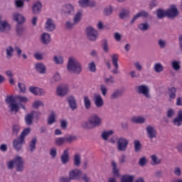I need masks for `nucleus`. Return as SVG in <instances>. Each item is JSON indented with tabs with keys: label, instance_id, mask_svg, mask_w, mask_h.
Wrapping results in <instances>:
<instances>
[{
	"label": "nucleus",
	"instance_id": "nucleus-1",
	"mask_svg": "<svg viewBox=\"0 0 182 182\" xmlns=\"http://www.w3.org/2000/svg\"><path fill=\"white\" fill-rule=\"evenodd\" d=\"M67 70L69 73L80 75L83 70L82 63L75 57H70L67 63Z\"/></svg>",
	"mask_w": 182,
	"mask_h": 182
},
{
	"label": "nucleus",
	"instance_id": "nucleus-2",
	"mask_svg": "<svg viewBox=\"0 0 182 182\" xmlns=\"http://www.w3.org/2000/svg\"><path fill=\"white\" fill-rule=\"evenodd\" d=\"M15 167L17 173H22L25 170V160L22 156H17L13 160L7 163V168L9 170H14Z\"/></svg>",
	"mask_w": 182,
	"mask_h": 182
},
{
	"label": "nucleus",
	"instance_id": "nucleus-3",
	"mask_svg": "<svg viewBox=\"0 0 182 182\" xmlns=\"http://www.w3.org/2000/svg\"><path fill=\"white\" fill-rule=\"evenodd\" d=\"M85 35L87 36V39L90 42H96L97 38H99V32L97 30L90 26L86 27Z\"/></svg>",
	"mask_w": 182,
	"mask_h": 182
},
{
	"label": "nucleus",
	"instance_id": "nucleus-4",
	"mask_svg": "<svg viewBox=\"0 0 182 182\" xmlns=\"http://www.w3.org/2000/svg\"><path fill=\"white\" fill-rule=\"evenodd\" d=\"M135 91L138 95H142L146 99H151L150 95V87L147 85H140L135 87Z\"/></svg>",
	"mask_w": 182,
	"mask_h": 182
},
{
	"label": "nucleus",
	"instance_id": "nucleus-5",
	"mask_svg": "<svg viewBox=\"0 0 182 182\" xmlns=\"http://www.w3.org/2000/svg\"><path fill=\"white\" fill-rule=\"evenodd\" d=\"M5 102L7 105H9V109H10V112H14V113H18V112H19V105L16 104V101L15 100V98H14V96H7L6 97Z\"/></svg>",
	"mask_w": 182,
	"mask_h": 182
},
{
	"label": "nucleus",
	"instance_id": "nucleus-6",
	"mask_svg": "<svg viewBox=\"0 0 182 182\" xmlns=\"http://www.w3.org/2000/svg\"><path fill=\"white\" fill-rule=\"evenodd\" d=\"M82 10H80L74 16L73 23L70 21H67L65 23V27L67 28V29H72V28H73L75 25H77V23H79V22H80V21L82 20Z\"/></svg>",
	"mask_w": 182,
	"mask_h": 182
},
{
	"label": "nucleus",
	"instance_id": "nucleus-7",
	"mask_svg": "<svg viewBox=\"0 0 182 182\" xmlns=\"http://www.w3.org/2000/svg\"><path fill=\"white\" fill-rule=\"evenodd\" d=\"M129 146V141L127 139L121 136L117 141V149L118 151H126Z\"/></svg>",
	"mask_w": 182,
	"mask_h": 182
},
{
	"label": "nucleus",
	"instance_id": "nucleus-8",
	"mask_svg": "<svg viewBox=\"0 0 182 182\" xmlns=\"http://www.w3.org/2000/svg\"><path fill=\"white\" fill-rule=\"evenodd\" d=\"M75 14V7L71 4H64L61 9V15L70 16Z\"/></svg>",
	"mask_w": 182,
	"mask_h": 182
},
{
	"label": "nucleus",
	"instance_id": "nucleus-9",
	"mask_svg": "<svg viewBox=\"0 0 182 182\" xmlns=\"http://www.w3.org/2000/svg\"><path fill=\"white\" fill-rule=\"evenodd\" d=\"M11 28V24L6 21H3L2 17L0 16V33H9Z\"/></svg>",
	"mask_w": 182,
	"mask_h": 182
},
{
	"label": "nucleus",
	"instance_id": "nucleus-10",
	"mask_svg": "<svg viewBox=\"0 0 182 182\" xmlns=\"http://www.w3.org/2000/svg\"><path fill=\"white\" fill-rule=\"evenodd\" d=\"M23 144H25V140L19 136L14 139L12 143L13 148L16 151H21Z\"/></svg>",
	"mask_w": 182,
	"mask_h": 182
},
{
	"label": "nucleus",
	"instance_id": "nucleus-11",
	"mask_svg": "<svg viewBox=\"0 0 182 182\" xmlns=\"http://www.w3.org/2000/svg\"><path fill=\"white\" fill-rule=\"evenodd\" d=\"M68 105L70 107V109L73 111L75 112V110L77 109V101L76 100V98H75V96L73 95H69L66 98Z\"/></svg>",
	"mask_w": 182,
	"mask_h": 182
},
{
	"label": "nucleus",
	"instance_id": "nucleus-12",
	"mask_svg": "<svg viewBox=\"0 0 182 182\" xmlns=\"http://www.w3.org/2000/svg\"><path fill=\"white\" fill-rule=\"evenodd\" d=\"M68 176L71 180H80L82 177V170L75 168L68 172Z\"/></svg>",
	"mask_w": 182,
	"mask_h": 182
},
{
	"label": "nucleus",
	"instance_id": "nucleus-13",
	"mask_svg": "<svg viewBox=\"0 0 182 182\" xmlns=\"http://www.w3.org/2000/svg\"><path fill=\"white\" fill-rule=\"evenodd\" d=\"M89 122L95 129V127H99L102 124V118L97 114H92L89 117Z\"/></svg>",
	"mask_w": 182,
	"mask_h": 182
},
{
	"label": "nucleus",
	"instance_id": "nucleus-14",
	"mask_svg": "<svg viewBox=\"0 0 182 182\" xmlns=\"http://www.w3.org/2000/svg\"><path fill=\"white\" fill-rule=\"evenodd\" d=\"M166 11V16H168L169 18H177V16H178V9H177V7H176L174 5H172L171 8L167 9Z\"/></svg>",
	"mask_w": 182,
	"mask_h": 182
},
{
	"label": "nucleus",
	"instance_id": "nucleus-15",
	"mask_svg": "<svg viewBox=\"0 0 182 182\" xmlns=\"http://www.w3.org/2000/svg\"><path fill=\"white\" fill-rule=\"evenodd\" d=\"M44 28L48 32H53L56 29V24H55L53 19L47 18Z\"/></svg>",
	"mask_w": 182,
	"mask_h": 182
},
{
	"label": "nucleus",
	"instance_id": "nucleus-16",
	"mask_svg": "<svg viewBox=\"0 0 182 182\" xmlns=\"http://www.w3.org/2000/svg\"><path fill=\"white\" fill-rule=\"evenodd\" d=\"M69 92V87L67 85H61L57 88V95L60 97H64Z\"/></svg>",
	"mask_w": 182,
	"mask_h": 182
},
{
	"label": "nucleus",
	"instance_id": "nucleus-17",
	"mask_svg": "<svg viewBox=\"0 0 182 182\" xmlns=\"http://www.w3.org/2000/svg\"><path fill=\"white\" fill-rule=\"evenodd\" d=\"M62 164L66 165L70 161L69 148L65 149L60 156Z\"/></svg>",
	"mask_w": 182,
	"mask_h": 182
},
{
	"label": "nucleus",
	"instance_id": "nucleus-18",
	"mask_svg": "<svg viewBox=\"0 0 182 182\" xmlns=\"http://www.w3.org/2000/svg\"><path fill=\"white\" fill-rule=\"evenodd\" d=\"M147 136L149 139L153 140V139H156L157 137V131L152 126H147L146 128Z\"/></svg>",
	"mask_w": 182,
	"mask_h": 182
},
{
	"label": "nucleus",
	"instance_id": "nucleus-19",
	"mask_svg": "<svg viewBox=\"0 0 182 182\" xmlns=\"http://www.w3.org/2000/svg\"><path fill=\"white\" fill-rule=\"evenodd\" d=\"M13 20L15 21V22H17V24L18 25H23V23L26 22V18L25 16L18 13L13 14Z\"/></svg>",
	"mask_w": 182,
	"mask_h": 182
},
{
	"label": "nucleus",
	"instance_id": "nucleus-20",
	"mask_svg": "<svg viewBox=\"0 0 182 182\" xmlns=\"http://www.w3.org/2000/svg\"><path fill=\"white\" fill-rule=\"evenodd\" d=\"M34 68L37 73H39L40 75H46V66L43 63H37Z\"/></svg>",
	"mask_w": 182,
	"mask_h": 182
},
{
	"label": "nucleus",
	"instance_id": "nucleus-21",
	"mask_svg": "<svg viewBox=\"0 0 182 182\" xmlns=\"http://www.w3.org/2000/svg\"><path fill=\"white\" fill-rule=\"evenodd\" d=\"M40 41L43 45H49L52 42L50 34L48 33H43L41 36Z\"/></svg>",
	"mask_w": 182,
	"mask_h": 182
},
{
	"label": "nucleus",
	"instance_id": "nucleus-22",
	"mask_svg": "<svg viewBox=\"0 0 182 182\" xmlns=\"http://www.w3.org/2000/svg\"><path fill=\"white\" fill-rule=\"evenodd\" d=\"M29 92H31V93H33V95H35L36 96H43V95H45L46 93L43 89L38 87H30Z\"/></svg>",
	"mask_w": 182,
	"mask_h": 182
},
{
	"label": "nucleus",
	"instance_id": "nucleus-23",
	"mask_svg": "<svg viewBox=\"0 0 182 182\" xmlns=\"http://www.w3.org/2000/svg\"><path fill=\"white\" fill-rule=\"evenodd\" d=\"M124 95V91L122 90L117 89L112 92V93L110 95L111 100H117V99H119V97H122Z\"/></svg>",
	"mask_w": 182,
	"mask_h": 182
},
{
	"label": "nucleus",
	"instance_id": "nucleus-24",
	"mask_svg": "<svg viewBox=\"0 0 182 182\" xmlns=\"http://www.w3.org/2000/svg\"><path fill=\"white\" fill-rule=\"evenodd\" d=\"M112 65L115 66V70H112V72L114 73V75H117L119 72L117 70L119 69V63H117L119 60V55L117 54L112 55Z\"/></svg>",
	"mask_w": 182,
	"mask_h": 182
},
{
	"label": "nucleus",
	"instance_id": "nucleus-25",
	"mask_svg": "<svg viewBox=\"0 0 182 182\" xmlns=\"http://www.w3.org/2000/svg\"><path fill=\"white\" fill-rule=\"evenodd\" d=\"M172 123L174 126L180 127L182 125V111L178 112L177 116L173 119Z\"/></svg>",
	"mask_w": 182,
	"mask_h": 182
},
{
	"label": "nucleus",
	"instance_id": "nucleus-26",
	"mask_svg": "<svg viewBox=\"0 0 182 182\" xmlns=\"http://www.w3.org/2000/svg\"><path fill=\"white\" fill-rule=\"evenodd\" d=\"M94 99V103L96 107H102V106L105 105V102L103 101V98H102V95H95Z\"/></svg>",
	"mask_w": 182,
	"mask_h": 182
},
{
	"label": "nucleus",
	"instance_id": "nucleus-27",
	"mask_svg": "<svg viewBox=\"0 0 182 182\" xmlns=\"http://www.w3.org/2000/svg\"><path fill=\"white\" fill-rule=\"evenodd\" d=\"M131 122L135 123V124H143V123H146V118L141 116L133 117Z\"/></svg>",
	"mask_w": 182,
	"mask_h": 182
},
{
	"label": "nucleus",
	"instance_id": "nucleus-28",
	"mask_svg": "<svg viewBox=\"0 0 182 182\" xmlns=\"http://www.w3.org/2000/svg\"><path fill=\"white\" fill-rule=\"evenodd\" d=\"M24 121L27 126H32V124H33V114H31V112L26 114L24 117Z\"/></svg>",
	"mask_w": 182,
	"mask_h": 182
},
{
	"label": "nucleus",
	"instance_id": "nucleus-29",
	"mask_svg": "<svg viewBox=\"0 0 182 182\" xmlns=\"http://www.w3.org/2000/svg\"><path fill=\"white\" fill-rule=\"evenodd\" d=\"M33 14H40L42 11V3L41 1H37L33 5Z\"/></svg>",
	"mask_w": 182,
	"mask_h": 182
},
{
	"label": "nucleus",
	"instance_id": "nucleus-30",
	"mask_svg": "<svg viewBox=\"0 0 182 182\" xmlns=\"http://www.w3.org/2000/svg\"><path fill=\"white\" fill-rule=\"evenodd\" d=\"M38 143V138L36 137H33L31 141H30L29 144V150L31 151V153H33V151H35V150H36V144Z\"/></svg>",
	"mask_w": 182,
	"mask_h": 182
},
{
	"label": "nucleus",
	"instance_id": "nucleus-31",
	"mask_svg": "<svg viewBox=\"0 0 182 182\" xmlns=\"http://www.w3.org/2000/svg\"><path fill=\"white\" fill-rule=\"evenodd\" d=\"M82 164V159L80 158V154H76L73 157V165L75 167H80Z\"/></svg>",
	"mask_w": 182,
	"mask_h": 182
},
{
	"label": "nucleus",
	"instance_id": "nucleus-32",
	"mask_svg": "<svg viewBox=\"0 0 182 182\" xmlns=\"http://www.w3.org/2000/svg\"><path fill=\"white\" fill-rule=\"evenodd\" d=\"M176 93H177V90L176 89V87H172L169 88L168 90V95L169 96V99L171 100H174V99L176 98V96H177Z\"/></svg>",
	"mask_w": 182,
	"mask_h": 182
},
{
	"label": "nucleus",
	"instance_id": "nucleus-33",
	"mask_svg": "<svg viewBox=\"0 0 182 182\" xmlns=\"http://www.w3.org/2000/svg\"><path fill=\"white\" fill-rule=\"evenodd\" d=\"M134 149L135 153H140V151H141L142 146L141 143L140 142V140L135 139L134 141Z\"/></svg>",
	"mask_w": 182,
	"mask_h": 182
},
{
	"label": "nucleus",
	"instance_id": "nucleus-34",
	"mask_svg": "<svg viewBox=\"0 0 182 182\" xmlns=\"http://www.w3.org/2000/svg\"><path fill=\"white\" fill-rule=\"evenodd\" d=\"M138 29L141 32H146L150 29V24L148 22L141 23L138 25Z\"/></svg>",
	"mask_w": 182,
	"mask_h": 182
},
{
	"label": "nucleus",
	"instance_id": "nucleus-35",
	"mask_svg": "<svg viewBox=\"0 0 182 182\" xmlns=\"http://www.w3.org/2000/svg\"><path fill=\"white\" fill-rule=\"evenodd\" d=\"M16 32L18 36H22L25 32V26L23 24H16Z\"/></svg>",
	"mask_w": 182,
	"mask_h": 182
},
{
	"label": "nucleus",
	"instance_id": "nucleus-36",
	"mask_svg": "<svg viewBox=\"0 0 182 182\" xmlns=\"http://www.w3.org/2000/svg\"><path fill=\"white\" fill-rule=\"evenodd\" d=\"M14 50L15 49H14V47H12L11 46L6 48V55L7 59H11V58H13Z\"/></svg>",
	"mask_w": 182,
	"mask_h": 182
},
{
	"label": "nucleus",
	"instance_id": "nucleus-37",
	"mask_svg": "<svg viewBox=\"0 0 182 182\" xmlns=\"http://www.w3.org/2000/svg\"><path fill=\"white\" fill-rule=\"evenodd\" d=\"M47 123L49 125L56 123V114L54 112H51L50 114L48 116Z\"/></svg>",
	"mask_w": 182,
	"mask_h": 182
},
{
	"label": "nucleus",
	"instance_id": "nucleus-38",
	"mask_svg": "<svg viewBox=\"0 0 182 182\" xmlns=\"http://www.w3.org/2000/svg\"><path fill=\"white\" fill-rule=\"evenodd\" d=\"M112 166L113 176H114V177H120V173H119V170L117 169V164H116V161H112Z\"/></svg>",
	"mask_w": 182,
	"mask_h": 182
},
{
	"label": "nucleus",
	"instance_id": "nucleus-39",
	"mask_svg": "<svg viewBox=\"0 0 182 182\" xmlns=\"http://www.w3.org/2000/svg\"><path fill=\"white\" fill-rule=\"evenodd\" d=\"M113 133H114L113 130L104 131L101 134V137L103 140L107 141V140H109V136H112Z\"/></svg>",
	"mask_w": 182,
	"mask_h": 182
},
{
	"label": "nucleus",
	"instance_id": "nucleus-40",
	"mask_svg": "<svg viewBox=\"0 0 182 182\" xmlns=\"http://www.w3.org/2000/svg\"><path fill=\"white\" fill-rule=\"evenodd\" d=\"M151 160L152 163H151V166H157L159 164H161V159H159L156 155L151 156Z\"/></svg>",
	"mask_w": 182,
	"mask_h": 182
},
{
	"label": "nucleus",
	"instance_id": "nucleus-41",
	"mask_svg": "<svg viewBox=\"0 0 182 182\" xmlns=\"http://www.w3.org/2000/svg\"><path fill=\"white\" fill-rule=\"evenodd\" d=\"M60 74L58 73L53 75V77L50 80V85H55V83H57V82H60Z\"/></svg>",
	"mask_w": 182,
	"mask_h": 182
},
{
	"label": "nucleus",
	"instance_id": "nucleus-42",
	"mask_svg": "<svg viewBox=\"0 0 182 182\" xmlns=\"http://www.w3.org/2000/svg\"><path fill=\"white\" fill-rule=\"evenodd\" d=\"M84 106L86 110H89L92 107V101H90V98L88 96L84 97Z\"/></svg>",
	"mask_w": 182,
	"mask_h": 182
},
{
	"label": "nucleus",
	"instance_id": "nucleus-43",
	"mask_svg": "<svg viewBox=\"0 0 182 182\" xmlns=\"http://www.w3.org/2000/svg\"><path fill=\"white\" fill-rule=\"evenodd\" d=\"M156 16L159 19H163L165 16H167L166 11L164 9H159L156 10Z\"/></svg>",
	"mask_w": 182,
	"mask_h": 182
},
{
	"label": "nucleus",
	"instance_id": "nucleus-44",
	"mask_svg": "<svg viewBox=\"0 0 182 182\" xmlns=\"http://www.w3.org/2000/svg\"><path fill=\"white\" fill-rule=\"evenodd\" d=\"M134 176L132 175H124L121 178V182H133Z\"/></svg>",
	"mask_w": 182,
	"mask_h": 182
},
{
	"label": "nucleus",
	"instance_id": "nucleus-45",
	"mask_svg": "<svg viewBox=\"0 0 182 182\" xmlns=\"http://www.w3.org/2000/svg\"><path fill=\"white\" fill-rule=\"evenodd\" d=\"M53 62L55 65H63V57L62 55H55L53 57Z\"/></svg>",
	"mask_w": 182,
	"mask_h": 182
},
{
	"label": "nucleus",
	"instance_id": "nucleus-46",
	"mask_svg": "<svg viewBox=\"0 0 182 182\" xmlns=\"http://www.w3.org/2000/svg\"><path fill=\"white\" fill-rule=\"evenodd\" d=\"M65 143H73L75 140H77V136L76 135H68V136L64 137Z\"/></svg>",
	"mask_w": 182,
	"mask_h": 182
},
{
	"label": "nucleus",
	"instance_id": "nucleus-47",
	"mask_svg": "<svg viewBox=\"0 0 182 182\" xmlns=\"http://www.w3.org/2000/svg\"><path fill=\"white\" fill-rule=\"evenodd\" d=\"M81 127H82V129H94L93 125H92L89 119L88 121H83L81 123Z\"/></svg>",
	"mask_w": 182,
	"mask_h": 182
},
{
	"label": "nucleus",
	"instance_id": "nucleus-48",
	"mask_svg": "<svg viewBox=\"0 0 182 182\" xmlns=\"http://www.w3.org/2000/svg\"><path fill=\"white\" fill-rule=\"evenodd\" d=\"M31 134V128L28 127L23 130V132H21V134L18 137H20V139H23L25 141V137H26V136H28V134Z\"/></svg>",
	"mask_w": 182,
	"mask_h": 182
},
{
	"label": "nucleus",
	"instance_id": "nucleus-49",
	"mask_svg": "<svg viewBox=\"0 0 182 182\" xmlns=\"http://www.w3.org/2000/svg\"><path fill=\"white\" fill-rule=\"evenodd\" d=\"M120 19H124V18H129L130 16V11L124 9L119 15Z\"/></svg>",
	"mask_w": 182,
	"mask_h": 182
},
{
	"label": "nucleus",
	"instance_id": "nucleus-50",
	"mask_svg": "<svg viewBox=\"0 0 182 182\" xmlns=\"http://www.w3.org/2000/svg\"><path fill=\"white\" fill-rule=\"evenodd\" d=\"M154 69L156 73H160L163 72L164 68H163V65L160 63H157L154 65Z\"/></svg>",
	"mask_w": 182,
	"mask_h": 182
},
{
	"label": "nucleus",
	"instance_id": "nucleus-51",
	"mask_svg": "<svg viewBox=\"0 0 182 182\" xmlns=\"http://www.w3.org/2000/svg\"><path fill=\"white\" fill-rule=\"evenodd\" d=\"M55 146H63L65 144V137H58L57 138L55 141H54Z\"/></svg>",
	"mask_w": 182,
	"mask_h": 182
},
{
	"label": "nucleus",
	"instance_id": "nucleus-52",
	"mask_svg": "<svg viewBox=\"0 0 182 182\" xmlns=\"http://www.w3.org/2000/svg\"><path fill=\"white\" fill-rule=\"evenodd\" d=\"M41 106L43 107V106H45V104L42 101L39 100L34 101V102L32 105V107L36 109H39Z\"/></svg>",
	"mask_w": 182,
	"mask_h": 182
},
{
	"label": "nucleus",
	"instance_id": "nucleus-53",
	"mask_svg": "<svg viewBox=\"0 0 182 182\" xmlns=\"http://www.w3.org/2000/svg\"><path fill=\"white\" fill-rule=\"evenodd\" d=\"M104 15L105 16H110L113 14V7L112 6H109L105 9H104Z\"/></svg>",
	"mask_w": 182,
	"mask_h": 182
},
{
	"label": "nucleus",
	"instance_id": "nucleus-54",
	"mask_svg": "<svg viewBox=\"0 0 182 182\" xmlns=\"http://www.w3.org/2000/svg\"><path fill=\"white\" fill-rule=\"evenodd\" d=\"M21 130V127L18 124H14L12 127V134L13 136H18V134L19 133Z\"/></svg>",
	"mask_w": 182,
	"mask_h": 182
},
{
	"label": "nucleus",
	"instance_id": "nucleus-55",
	"mask_svg": "<svg viewBox=\"0 0 182 182\" xmlns=\"http://www.w3.org/2000/svg\"><path fill=\"white\" fill-rule=\"evenodd\" d=\"M139 166L141 167H144L147 165V158L146 156H142L139 159V161L138 162Z\"/></svg>",
	"mask_w": 182,
	"mask_h": 182
},
{
	"label": "nucleus",
	"instance_id": "nucleus-56",
	"mask_svg": "<svg viewBox=\"0 0 182 182\" xmlns=\"http://www.w3.org/2000/svg\"><path fill=\"white\" fill-rule=\"evenodd\" d=\"M181 62L180 61H173L172 62V68L174 70H180L181 69V65H180Z\"/></svg>",
	"mask_w": 182,
	"mask_h": 182
},
{
	"label": "nucleus",
	"instance_id": "nucleus-57",
	"mask_svg": "<svg viewBox=\"0 0 182 182\" xmlns=\"http://www.w3.org/2000/svg\"><path fill=\"white\" fill-rule=\"evenodd\" d=\"M88 69L90 72H92V73L96 72V64L95 63L94 61H92L88 64Z\"/></svg>",
	"mask_w": 182,
	"mask_h": 182
},
{
	"label": "nucleus",
	"instance_id": "nucleus-58",
	"mask_svg": "<svg viewBox=\"0 0 182 182\" xmlns=\"http://www.w3.org/2000/svg\"><path fill=\"white\" fill-rule=\"evenodd\" d=\"M158 45L159 46V48H161V49H164V48H166V46H167V41H166L165 40H163V39H159L158 41Z\"/></svg>",
	"mask_w": 182,
	"mask_h": 182
},
{
	"label": "nucleus",
	"instance_id": "nucleus-59",
	"mask_svg": "<svg viewBox=\"0 0 182 182\" xmlns=\"http://www.w3.org/2000/svg\"><path fill=\"white\" fill-rule=\"evenodd\" d=\"M18 87L19 88L20 93H25L26 92V87L22 82H18Z\"/></svg>",
	"mask_w": 182,
	"mask_h": 182
},
{
	"label": "nucleus",
	"instance_id": "nucleus-60",
	"mask_svg": "<svg viewBox=\"0 0 182 182\" xmlns=\"http://www.w3.org/2000/svg\"><path fill=\"white\" fill-rule=\"evenodd\" d=\"M17 100H18L20 103H28V97L21 95L17 97Z\"/></svg>",
	"mask_w": 182,
	"mask_h": 182
},
{
	"label": "nucleus",
	"instance_id": "nucleus-61",
	"mask_svg": "<svg viewBox=\"0 0 182 182\" xmlns=\"http://www.w3.org/2000/svg\"><path fill=\"white\" fill-rule=\"evenodd\" d=\"M173 174L177 177H180L181 176V168L178 166H176L173 168Z\"/></svg>",
	"mask_w": 182,
	"mask_h": 182
},
{
	"label": "nucleus",
	"instance_id": "nucleus-62",
	"mask_svg": "<svg viewBox=\"0 0 182 182\" xmlns=\"http://www.w3.org/2000/svg\"><path fill=\"white\" fill-rule=\"evenodd\" d=\"M175 114H176V112H174V109H168V111L166 112V117L168 119H171V117H173V116H174Z\"/></svg>",
	"mask_w": 182,
	"mask_h": 182
},
{
	"label": "nucleus",
	"instance_id": "nucleus-63",
	"mask_svg": "<svg viewBox=\"0 0 182 182\" xmlns=\"http://www.w3.org/2000/svg\"><path fill=\"white\" fill-rule=\"evenodd\" d=\"M15 4L16 8H23V5H25V2L23 0H17L15 1Z\"/></svg>",
	"mask_w": 182,
	"mask_h": 182
},
{
	"label": "nucleus",
	"instance_id": "nucleus-64",
	"mask_svg": "<svg viewBox=\"0 0 182 182\" xmlns=\"http://www.w3.org/2000/svg\"><path fill=\"white\" fill-rule=\"evenodd\" d=\"M80 178L83 182H90V177L87 176V173H84Z\"/></svg>",
	"mask_w": 182,
	"mask_h": 182
}]
</instances>
